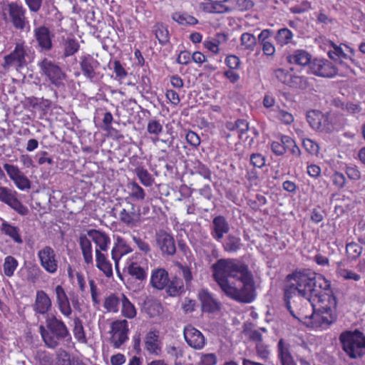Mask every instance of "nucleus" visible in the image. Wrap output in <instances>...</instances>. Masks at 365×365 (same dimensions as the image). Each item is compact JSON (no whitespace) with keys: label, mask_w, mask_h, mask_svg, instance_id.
<instances>
[{"label":"nucleus","mask_w":365,"mask_h":365,"mask_svg":"<svg viewBox=\"0 0 365 365\" xmlns=\"http://www.w3.org/2000/svg\"><path fill=\"white\" fill-rule=\"evenodd\" d=\"M321 296L319 300L310 302L311 309L307 314L299 313L298 320L312 329H327L336 322V316L334 312L337 304L333 291H329Z\"/></svg>","instance_id":"1"},{"label":"nucleus","mask_w":365,"mask_h":365,"mask_svg":"<svg viewBox=\"0 0 365 365\" xmlns=\"http://www.w3.org/2000/svg\"><path fill=\"white\" fill-rule=\"evenodd\" d=\"M287 279L294 282L299 295L309 303L319 300L325 293L329 294L328 290L333 291L329 280L322 275L317 276L309 269H296L287 275Z\"/></svg>","instance_id":"2"},{"label":"nucleus","mask_w":365,"mask_h":365,"mask_svg":"<svg viewBox=\"0 0 365 365\" xmlns=\"http://www.w3.org/2000/svg\"><path fill=\"white\" fill-rule=\"evenodd\" d=\"M38 329L43 341L50 349H54L61 342L71 339L65 322L54 314L47 316L46 326L40 325Z\"/></svg>","instance_id":"3"},{"label":"nucleus","mask_w":365,"mask_h":365,"mask_svg":"<svg viewBox=\"0 0 365 365\" xmlns=\"http://www.w3.org/2000/svg\"><path fill=\"white\" fill-rule=\"evenodd\" d=\"M339 341L349 359H358L365 356V334L360 330L343 331L339 336Z\"/></svg>","instance_id":"4"},{"label":"nucleus","mask_w":365,"mask_h":365,"mask_svg":"<svg viewBox=\"0 0 365 365\" xmlns=\"http://www.w3.org/2000/svg\"><path fill=\"white\" fill-rule=\"evenodd\" d=\"M273 75L278 82L292 89L306 91L312 87L310 78L294 67L276 68Z\"/></svg>","instance_id":"5"},{"label":"nucleus","mask_w":365,"mask_h":365,"mask_svg":"<svg viewBox=\"0 0 365 365\" xmlns=\"http://www.w3.org/2000/svg\"><path fill=\"white\" fill-rule=\"evenodd\" d=\"M29 48L24 42L16 43L14 48L3 57V61L0 67L4 72H9L14 70L20 72L27 66L29 58Z\"/></svg>","instance_id":"6"},{"label":"nucleus","mask_w":365,"mask_h":365,"mask_svg":"<svg viewBox=\"0 0 365 365\" xmlns=\"http://www.w3.org/2000/svg\"><path fill=\"white\" fill-rule=\"evenodd\" d=\"M4 19L19 32L29 28V21L26 16L27 10L17 1H8L2 6Z\"/></svg>","instance_id":"7"},{"label":"nucleus","mask_w":365,"mask_h":365,"mask_svg":"<svg viewBox=\"0 0 365 365\" xmlns=\"http://www.w3.org/2000/svg\"><path fill=\"white\" fill-rule=\"evenodd\" d=\"M307 120L314 130L324 133H331L339 127L336 115L331 112L310 110L307 114Z\"/></svg>","instance_id":"8"},{"label":"nucleus","mask_w":365,"mask_h":365,"mask_svg":"<svg viewBox=\"0 0 365 365\" xmlns=\"http://www.w3.org/2000/svg\"><path fill=\"white\" fill-rule=\"evenodd\" d=\"M37 66L41 76L45 77L49 82L56 88L63 87L67 75L54 61L43 58L38 61Z\"/></svg>","instance_id":"9"},{"label":"nucleus","mask_w":365,"mask_h":365,"mask_svg":"<svg viewBox=\"0 0 365 365\" xmlns=\"http://www.w3.org/2000/svg\"><path fill=\"white\" fill-rule=\"evenodd\" d=\"M338 69L330 61L314 58L307 69V73L324 78H331L337 75Z\"/></svg>","instance_id":"10"},{"label":"nucleus","mask_w":365,"mask_h":365,"mask_svg":"<svg viewBox=\"0 0 365 365\" xmlns=\"http://www.w3.org/2000/svg\"><path fill=\"white\" fill-rule=\"evenodd\" d=\"M242 286L240 288L232 287L230 285V297L244 303H250L255 299L254 277H250L247 280L241 279Z\"/></svg>","instance_id":"11"},{"label":"nucleus","mask_w":365,"mask_h":365,"mask_svg":"<svg viewBox=\"0 0 365 365\" xmlns=\"http://www.w3.org/2000/svg\"><path fill=\"white\" fill-rule=\"evenodd\" d=\"M18 192L7 187L0 186V201L22 216L29 214V209L17 197Z\"/></svg>","instance_id":"12"},{"label":"nucleus","mask_w":365,"mask_h":365,"mask_svg":"<svg viewBox=\"0 0 365 365\" xmlns=\"http://www.w3.org/2000/svg\"><path fill=\"white\" fill-rule=\"evenodd\" d=\"M128 323L125 319L115 320L110 325V343L119 349L128 339Z\"/></svg>","instance_id":"13"},{"label":"nucleus","mask_w":365,"mask_h":365,"mask_svg":"<svg viewBox=\"0 0 365 365\" xmlns=\"http://www.w3.org/2000/svg\"><path fill=\"white\" fill-rule=\"evenodd\" d=\"M41 266L49 274L57 272L58 262L54 250L50 246H45L37 253Z\"/></svg>","instance_id":"14"},{"label":"nucleus","mask_w":365,"mask_h":365,"mask_svg":"<svg viewBox=\"0 0 365 365\" xmlns=\"http://www.w3.org/2000/svg\"><path fill=\"white\" fill-rule=\"evenodd\" d=\"M212 277L225 294L228 295V259H218L211 267Z\"/></svg>","instance_id":"15"},{"label":"nucleus","mask_w":365,"mask_h":365,"mask_svg":"<svg viewBox=\"0 0 365 365\" xmlns=\"http://www.w3.org/2000/svg\"><path fill=\"white\" fill-rule=\"evenodd\" d=\"M3 167L10 180L13 181L19 190L24 191L31 188V182L30 180L24 175L17 165L4 163Z\"/></svg>","instance_id":"16"},{"label":"nucleus","mask_w":365,"mask_h":365,"mask_svg":"<svg viewBox=\"0 0 365 365\" xmlns=\"http://www.w3.org/2000/svg\"><path fill=\"white\" fill-rule=\"evenodd\" d=\"M119 220L128 227H135L141 222L140 210L133 202H126L119 212Z\"/></svg>","instance_id":"17"},{"label":"nucleus","mask_w":365,"mask_h":365,"mask_svg":"<svg viewBox=\"0 0 365 365\" xmlns=\"http://www.w3.org/2000/svg\"><path fill=\"white\" fill-rule=\"evenodd\" d=\"M79 66L82 74L91 81L97 78L101 63L91 54H84L79 57Z\"/></svg>","instance_id":"18"},{"label":"nucleus","mask_w":365,"mask_h":365,"mask_svg":"<svg viewBox=\"0 0 365 365\" xmlns=\"http://www.w3.org/2000/svg\"><path fill=\"white\" fill-rule=\"evenodd\" d=\"M140 256L139 253L133 255L126 260L123 270L134 279L143 281L147 278L148 274L147 270L141 267L138 262Z\"/></svg>","instance_id":"19"},{"label":"nucleus","mask_w":365,"mask_h":365,"mask_svg":"<svg viewBox=\"0 0 365 365\" xmlns=\"http://www.w3.org/2000/svg\"><path fill=\"white\" fill-rule=\"evenodd\" d=\"M155 241L158 247L163 255L173 256L176 252L174 237L165 230H160L155 234Z\"/></svg>","instance_id":"20"},{"label":"nucleus","mask_w":365,"mask_h":365,"mask_svg":"<svg viewBox=\"0 0 365 365\" xmlns=\"http://www.w3.org/2000/svg\"><path fill=\"white\" fill-rule=\"evenodd\" d=\"M32 309L36 315H48L52 309V302L48 294L43 290H37Z\"/></svg>","instance_id":"21"},{"label":"nucleus","mask_w":365,"mask_h":365,"mask_svg":"<svg viewBox=\"0 0 365 365\" xmlns=\"http://www.w3.org/2000/svg\"><path fill=\"white\" fill-rule=\"evenodd\" d=\"M184 338L187 344L195 349H201L205 344L203 334L192 325H187L183 331Z\"/></svg>","instance_id":"22"},{"label":"nucleus","mask_w":365,"mask_h":365,"mask_svg":"<svg viewBox=\"0 0 365 365\" xmlns=\"http://www.w3.org/2000/svg\"><path fill=\"white\" fill-rule=\"evenodd\" d=\"M230 277L240 281L247 280L253 274L245 262L237 259H230Z\"/></svg>","instance_id":"23"},{"label":"nucleus","mask_w":365,"mask_h":365,"mask_svg":"<svg viewBox=\"0 0 365 365\" xmlns=\"http://www.w3.org/2000/svg\"><path fill=\"white\" fill-rule=\"evenodd\" d=\"M159 331L156 329L150 330L144 339L145 349L149 354L159 356L162 352L161 342L159 339Z\"/></svg>","instance_id":"24"},{"label":"nucleus","mask_w":365,"mask_h":365,"mask_svg":"<svg viewBox=\"0 0 365 365\" xmlns=\"http://www.w3.org/2000/svg\"><path fill=\"white\" fill-rule=\"evenodd\" d=\"M198 299L201 303L202 311L214 313L220 311L221 304L207 289H201L198 293Z\"/></svg>","instance_id":"25"},{"label":"nucleus","mask_w":365,"mask_h":365,"mask_svg":"<svg viewBox=\"0 0 365 365\" xmlns=\"http://www.w3.org/2000/svg\"><path fill=\"white\" fill-rule=\"evenodd\" d=\"M132 252L133 249L126 240L120 237H118L111 250L112 259L115 262V266L117 270L118 269L119 260L121 257Z\"/></svg>","instance_id":"26"},{"label":"nucleus","mask_w":365,"mask_h":365,"mask_svg":"<svg viewBox=\"0 0 365 365\" xmlns=\"http://www.w3.org/2000/svg\"><path fill=\"white\" fill-rule=\"evenodd\" d=\"M56 304L60 312L66 317H70L72 309L65 289L61 285L55 287Z\"/></svg>","instance_id":"27"},{"label":"nucleus","mask_w":365,"mask_h":365,"mask_svg":"<svg viewBox=\"0 0 365 365\" xmlns=\"http://www.w3.org/2000/svg\"><path fill=\"white\" fill-rule=\"evenodd\" d=\"M287 61L290 64H296L302 67L310 66L312 61V54L304 49H297L292 53L289 54L287 58Z\"/></svg>","instance_id":"28"},{"label":"nucleus","mask_w":365,"mask_h":365,"mask_svg":"<svg viewBox=\"0 0 365 365\" xmlns=\"http://www.w3.org/2000/svg\"><path fill=\"white\" fill-rule=\"evenodd\" d=\"M277 357L281 365H297L291 353V346L284 339H280L277 343Z\"/></svg>","instance_id":"29"},{"label":"nucleus","mask_w":365,"mask_h":365,"mask_svg":"<svg viewBox=\"0 0 365 365\" xmlns=\"http://www.w3.org/2000/svg\"><path fill=\"white\" fill-rule=\"evenodd\" d=\"M34 33L38 46L43 50L50 51L52 48L51 36L48 28L45 26H41L35 28Z\"/></svg>","instance_id":"30"},{"label":"nucleus","mask_w":365,"mask_h":365,"mask_svg":"<svg viewBox=\"0 0 365 365\" xmlns=\"http://www.w3.org/2000/svg\"><path fill=\"white\" fill-rule=\"evenodd\" d=\"M200 3L201 11L208 14H222L228 10L226 2L228 0H203Z\"/></svg>","instance_id":"31"},{"label":"nucleus","mask_w":365,"mask_h":365,"mask_svg":"<svg viewBox=\"0 0 365 365\" xmlns=\"http://www.w3.org/2000/svg\"><path fill=\"white\" fill-rule=\"evenodd\" d=\"M128 196L125 198L126 202L144 201L146 194L145 190L135 180L128 182L127 184Z\"/></svg>","instance_id":"32"},{"label":"nucleus","mask_w":365,"mask_h":365,"mask_svg":"<svg viewBox=\"0 0 365 365\" xmlns=\"http://www.w3.org/2000/svg\"><path fill=\"white\" fill-rule=\"evenodd\" d=\"M168 272L163 268L153 269L150 276V284L153 287L163 290L169 282Z\"/></svg>","instance_id":"33"},{"label":"nucleus","mask_w":365,"mask_h":365,"mask_svg":"<svg viewBox=\"0 0 365 365\" xmlns=\"http://www.w3.org/2000/svg\"><path fill=\"white\" fill-rule=\"evenodd\" d=\"M88 234L96 245V250H100L101 252H107L108 245L110 243V239L107 234L97 230H90Z\"/></svg>","instance_id":"34"},{"label":"nucleus","mask_w":365,"mask_h":365,"mask_svg":"<svg viewBox=\"0 0 365 365\" xmlns=\"http://www.w3.org/2000/svg\"><path fill=\"white\" fill-rule=\"evenodd\" d=\"M272 34V31L270 29H264L258 36L259 41L262 46L263 53L268 56H274L276 49L272 42L269 38Z\"/></svg>","instance_id":"35"},{"label":"nucleus","mask_w":365,"mask_h":365,"mask_svg":"<svg viewBox=\"0 0 365 365\" xmlns=\"http://www.w3.org/2000/svg\"><path fill=\"white\" fill-rule=\"evenodd\" d=\"M165 289L166 294L172 297H179L185 292L182 279L176 276L169 279V282Z\"/></svg>","instance_id":"36"},{"label":"nucleus","mask_w":365,"mask_h":365,"mask_svg":"<svg viewBox=\"0 0 365 365\" xmlns=\"http://www.w3.org/2000/svg\"><path fill=\"white\" fill-rule=\"evenodd\" d=\"M212 230L211 235L212 237L217 240H220L224 234L228 232V225L223 216L219 215L215 217L212 221Z\"/></svg>","instance_id":"37"},{"label":"nucleus","mask_w":365,"mask_h":365,"mask_svg":"<svg viewBox=\"0 0 365 365\" xmlns=\"http://www.w3.org/2000/svg\"><path fill=\"white\" fill-rule=\"evenodd\" d=\"M96 267L101 271L106 277H111L113 276L112 264L108 259L107 255L98 250H96Z\"/></svg>","instance_id":"38"},{"label":"nucleus","mask_w":365,"mask_h":365,"mask_svg":"<svg viewBox=\"0 0 365 365\" xmlns=\"http://www.w3.org/2000/svg\"><path fill=\"white\" fill-rule=\"evenodd\" d=\"M79 245L84 262L88 265H93V250L91 240L84 235L79 237Z\"/></svg>","instance_id":"39"},{"label":"nucleus","mask_w":365,"mask_h":365,"mask_svg":"<svg viewBox=\"0 0 365 365\" xmlns=\"http://www.w3.org/2000/svg\"><path fill=\"white\" fill-rule=\"evenodd\" d=\"M1 231L5 235L9 236L17 244H22L23 239L21 235V230L17 226H14L6 221L1 223Z\"/></svg>","instance_id":"40"},{"label":"nucleus","mask_w":365,"mask_h":365,"mask_svg":"<svg viewBox=\"0 0 365 365\" xmlns=\"http://www.w3.org/2000/svg\"><path fill=\"white\" fill-rule=\"evenodd\" d=\"M279 139L282 147L285 149V153L289 152L296 157L300 156L301 150L292 138L289 135L280 134L279 135Z\"/></svg>","instance_id":"41"},{"label":"nucleus","mask_w":365,"mask_h":365,"mask_svg":"<svg viewBox=\"0 0 365 365\" xmlns=\"http://www.w3.org/2000/svg\"><path fill=\"white\" fill-rule=\"evenodd\" d=\"M293 38V32L287 28L279 29L274 36V40L277 44L280 47H283L291 43Z\"/></svg>","instance_id":"42"},{"label":"nucleus","mask_w":365,"mask_h":365,"mask_svg":"<svg viewBox=\"0 0 365 365\" xmlns=\"http://www.w3.org/2000/svg\"><path fill=\"white\" fill-rule=\"evenodd\" d=\"M121 314L128 319H133L136 317L137 311L134 304L124 294H121Z\"/></svg>","instance_id":"43"},{"label":"nucleus","mask_w":365,"mask_h":365,"mask_svg":"<svg viewBox=\"0 0 365 365\" xmlns=\"http://www.w3.org/2000/svg\"><path fill=\"white\" fill-rule=\"evenodd\" d=\"M63 56L69 57L76 53L80 48L78 41L73 37H67L63 39Z\"/></svg>","instance_id":"44"},{"label":"nucleus","mask_w":365,"mask_h":365,"mask_svg":"<svg viewBox=\"0 0 365 365\" xmlns=\"http://www.w3.org/2000/svg\"><path fill=\"white\" fill-rule=\"evenodd\" d=\"M227 36L224 33H217L216 38L207 39L203 42L204 47L214 54H219L220 52V43L225 41Z\"/></svg>","instance_id":"45"},{"label":"nucleus","mask_w":365,"mask_h":365,"mask_svg":"<svg viewBox=\"0 0 365 365\" xmlns=\"http://www.w3.org/2000/svg\"><path fill=\"white\" fill-rule=\"evenodd\" d=\"M121 303V294H110L104 299L103 307L108 312L118 313Z\"/></svg>","instance_id":"46"},{"label":"nucleus","mask_w":365,"mask_h":365,"mask_svg":"<svg viewBox=\"0 0 365 365\" xmlns=\"http://www.w3.org/2000/svg\"><path fill=\"white\" fill-rule=\"evenodd\" d=\"M257 45L255 36L250 33H243L240 37V48L242 50L253 51Z\"/></svg>","instance_id":"47"},{"label":"nucleus","mask_w":365,"mask_h":365,"mask_svg":"<svg viewBox=\"0 0 365 365\" xmlns=\"http://www.w3.org/2000/svg\"><path fill=\"white\" fill-rule=\"evenodd\" d=\"M153 32L160 44L164 45L169 41L168 30L162 23H157L153 26Z\"/></svg>","instance_id":"48"},{"label":"nucleus","mask_w":365,"mask_h":365,"mask_svg":"<svg viewBox=\"0 0 365 365\" xmlns=\"http://www.w3.org/2000/svg\"><path fill=\"white\" fill-rule=\"evenodd\" d=\"M363 247L355 242L347 243L346 245V253L349 259L354 261L361 255Z\"/></svg>","instance_id":"49"},{"label":"nucleus","mask_w":365,"mask_h":365,"mask_svg":"<svg viewBox=\"0 0 365 365\" xmlns=\"http://www.w3.org/2000/svg\"><path fill=\"white\" fill-rule=\"evenodd\" d=\"M18 265L19 262L15 257L11 255L6 257L3 264L4 274L8 277H12Z\"/></svg>","instance_id":"50"},{"label":"nucleus","mask_w":365,"mask_h":365,"mask_svg":"<svg viewBox=\"0 0 365 365\" xmlns=\"http://www.w3.org/2000/svg\"><path fill=\"white\" fill-rule=\"evenodd\" d=\"M173 19L181 25H195L198 20L186 13L175 12L173 14Z\"/></svg>","instance_id":"51"},{"label":"nucleus","mask_w":365,"mask_h":365,"mask_svg":"<svg viewBox=\"0 0 365 365\" xmlns=\"http://www.w3.org/2000/svg\"><path fill=\"white\" fill-rule=\"evenodd\" d=\"M297 292L298 293V289L296 288L293 282L291 284L287 286L284 289V304L291 315H294V311L292 309L290 300L293 295Z\"/></svg>","instance_id":"52"},{"label":"nucleus","mask_w":365,"mask_h":365,"mask_svg":"<svg viewBox=\"0 0 365 365\" xmlns=\"http://www.w3.org/2000/svg\"><path fill=\"white\" fill-rule=\"evenodd\" d=\"M140 182L145 187H151L155 182V178L145 168H143L134 173Z\"/></svg>","instance_id":"53"},{"label":"nucleus","mask_w":365,"mask_h":365,"mask_svg":"<svg viewBox=\"0 0 365 365\" xmlns=\"http://www.w3.org/2000/svg\"><path fill=\"white\" fill-rule=\"evenodd\" d=\"M332 46H333V50H330L328 52V56L331 59H332L334 61L340 60L341 63H342V61L344 59H345V60L349 59L351 62H354V60L351 58L347 56V54H346L344 52V51L342 50L341 46H336V44H334L333 43H332Z\"/></svg>","instance_id":"54"},{"label":"nucleus","mask_w":365,"mask_h":365,"mask_svg":"<svg viewBox=\"0 0 365 365\" xmlns=\"http://www.w3.org/2000/svg\"><path fill=\"white\" fill-rule=\"evenodd\" d=\"M332 185L337 190H341L344 189L346 184V178L342 173L334 170L330 176Z\"/></svg>","instance_id":"55"},{"label":"nucleus","mask_w":365,"mask_h":365,"mask_svg":"<svg viewBox=\"0 0 365 365\" xmlns=\"http://www.w3.org/2000/svg\"><path fill=\"white\" fill-rule=\"evenodd\" d=\"M248 128L249 125L247 120L238 119L235 121V126L230 128V130L232 131V135H237V138H242V135L247 132Z\"/></svg>","instance_id":"56"},{"label":"nucleus","mask_w":365,"mask_h":365,"mask_svg":"<svg viewBox=\"0 0 365 365\" xmlns=\"http://www.w3.org/2000/svg\"><path fill=\"white\" fill-rule=\"evenodd\" d=\"M73 336L75 339L81 344L87 343V338L84 331L82 322L79 319H76L74 322V327L73 329Z\"/></svg>","instance_id":"57"},{"label":"nucleus","mask_w":365,"mask_h":365,"mask_svg":"<svg viewBox=\"0 0 365 365\" xmlns=\"http://www.w3.org/2000/svg\"><path fill=\"white\" fill-rule=\"evenodd\" d=\"M163 127L159 120L151 119L148 121L147 125L148 133L158 138L160 134L163 132Z\"/></svg>","instance_id":"58"},{"label":"nucleus","mask_w":365,"mask_h":365,"mask_svg":"<svg viewBox=\"0 0 365 365\" xmlns=\"http://www.w3.org/2000/svg\"><path fill=\"white\" fill-rule=\"evenodd\" d=\"M112 64L113 71V73H115V79L118 81L125 79L128 76V72L123 67L120 61L118 60H114Z\"/></svg>","instance_id":"59"},{"label":"nucleus","mask_w":365,"mask_h":365,"mask_svg":"<svg viewBox=\"0 0 365 365\" xmlns=\"http://www.w3.org/2000/svg\"><path fill=\"white\" fill-rule=\"evenodd\" d=\"M98 113L103 115L102 125L101 126L103 130L108 131L111 129L112 122L113 117L110 111H106V109L100 108Z\"/></svg>","instance_id":"60"},{"label":"nucleus","mask_w":365,"mask_h":365,"mask_svg":"<svg viewBox=\"0 0 365 365\" xmlns=\"http://www.w3.org/2000/svg\"><path fill=\"white\" fill-rule=\"evenodd\" d=\"M274 112L276 118L281 123L285 125H290L294 122V118L292 113L280 108H277Z\"/></svg>","instance_id":"61"},{"label":"nucleus","mask_w":365,"mask_h":365,"mask_svg":"<svg viewBox=\"0 0 365 365\" xmlns=\"http://www.w3.org/2000/svg\"><path fill=\"white\" fill-rule=\"evenodd\" d=\"M302 145L306 151L312 155H317L319 153V145L310 138H304Z\"/></svg>","instance_id":"62"},{"label":"nucleus","mask_w":365,"mask_h":365,"mask_svg":"<svg viewBox=\"0 0 365 365\" xmlns=\"http://www.w3.org/2000/svg\"><path fill=\"white\" fill-rule=\"evenodd\" d=\"M344 172L347 178L351 181H359L361 178V173L356 165H346Z\"/></svg>","instance_id":"63"},{"label":"nucleus","mask_w":365,"mask_h":365,"mask_svg":"<svg viewBox=\"0 0 365 365\" xmlns=\"http://www.w3.org/2000/svg\"><path fill=\"white\" fill-rule=\"evenodd\" d=\"M163 307L160 303L158 302H148L145 307V311L150 317H155L160 315L162 312Z\"/></svg>","instance_id":"64"}]
</instances>
